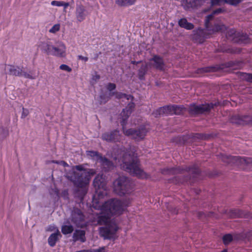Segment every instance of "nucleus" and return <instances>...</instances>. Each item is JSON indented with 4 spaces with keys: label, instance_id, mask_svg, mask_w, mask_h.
<instances>
[{
    "label": "nucleus",
    "instance_id": "nucleus-34",
    "mask_svg": "<svg viewBox=\"0 0 252 252\" xmlns=\"http://www.w3.org/2000/svg\"><path fill=\"white\" fill-rule=\"evenodd\" d=\"M221 68L219 65L211 66L208 67H203L201 69L203 72H216L220 69Z\"/></svg>",
    "mask_w": 252,
    "mask_h": 252
},
{
    "label": "nucleus",
    "instance_id": "nucleus-11",
    "mask_svg": "<svg viewBox=\"0 0 252 252\" xmlns=\"http://www.w3.org/2000/svg\"><path fill=\"white\" fill-rule=\"evenodd\" d=\"M23 67L14 66L12 65H6L5 70L7 73L11 75L15 76H23L26 78L35 79L36 78L35 75L31 73V72L27 73L23 69Z\"/></svg>",
    "mask_w": 252,
    "mask_h": 252
},
{
    "label": "nucleus",
    "instance_id": "nucleus-12",
    "mask_svg": "<svg viewBox=\"0 0 252 252\" xmlns=\"http://www.w3.org/2000/svg\"><path fill=\"white\" fill-rule=\"evenodd\" d=\"M93 185L95 190V193L99 197L103 195V191L105 190L106 183L103 175H97L94 180Z\"/></svg>",
    "mask_w": 252,
    "mask_h": 252
},
{
    "label": "nucleus",
    "instance_id": "nucleus-63",
    "mask_svg": "<svg viewBox=\"0 0 252 252\" xmlns=\"http://www.w3.org/2000/svg\"><path fill=\"white\" fill-rule=\"evenodd\" d=\"M139 63V62H136V63ZM132 63L133 64H135V63H136V62L133 61V62H132Z\"/></svg>",
    "mask_w": 252,
    "mask_h": 252
},
{
    "label": "nucleus",
    "instance_id": "nucleus-9",
    "mask_svg": "<svg viewBox=\"0 0 252 252\" xmlns=\"http://www.w3.org/2000/svg\"><path fill=\"white\" fill-rule=\"evenodd\" d=\"M40 48L47 54L57 57H62L63 54V44L62 42L56 43L53 45L50 43L43 42L40 45Z\"/></svg>",
    "mask_w": 252,
    "mask_h": 252
},
{
    "label": "nucleus",
    "instance_id": "nucleus-40",
    "mask_svg": "<svg viewBox=\"0 0 252 252\" xmlns=\"http://www.w3.org/2000/svg\"><path fill=\"white\" fill-rule=\"evenodd\" d=\"M60 24H55L49 30V32L52 33H56L60 30Z\"/></svg>",
    "mask_w": 252,
    "mask_h": 252
},
{
    "label": "nucleus",
    "instance_id": "nucleus-10",
    "mask_svg": "<svg viewBox=\"0 0 252 252\" xmlns=\"http://www.w3.org/2000/svg\"><path fill=\"white\" fill-rule=\"evenodd\" d=\"M215 106H217L216 104L213 103L199 105L193 103L189 105L188 111L191 115H198L209 113Z\"/></svg>",
    "mask_w": 252,
    "mask_h": 252
},
{
    "label": "nucleus",
    "instance_id": "nucleus-62",
    "mask_svg": "<svg viewBox=\"0 0 252 252\" xmlns=\"http://www.w3.org/2000/svg\"><path fill=\"white\" fill-rule=\"evenodd\" d=\"M202 214V213L201 212H199V213H198V216H199V217H200V216H201V215Z\"/></svg>",
    "mask_w": 252,
    "mask_h": 252
},
{
    "label": "nucleus",
    "instance_id": "nucleus-30",
    "mask_svg": "<svg viewBox=\"0 0 252 252\" xmlns=\"http://www.w3.org/2000/svg\"><path fill=\"white\" fill-rule=\"evenodd\" d=\"M87 156L92 159L99 161L102 156V154L98 153L97 151H87L86 152Z\"/></svg>",
    "mask_w": 252,
    "mask_h": 252
},
{
    "label": "nucleus",
    "instance_id": "nucleus-46",
    "mask_svg": "<svg viewBox=\"0 0 252 252\" xmlns=\"http://www.w3.org/2000/svg\"><path fill=\"white\" fill-rule=\"evenodd\" d=\"M29 114V111L28 109L23 108V111L21 115V118H25Z\"/></svg>",
    "mask_w": 252,
    "mask_h": 252
},
{
    "label": "nucleus",
    "instance_id": "nucleus-1",
    "mask_svg": "<svg viewBox=\"0 0 252 252\" xmlns=\"http://www.w3.org/2000/svg\"><path fill=\"white\" fill-rule=\"evenodd\" d=\"M126 206H90L91 208L100 210L99 213L96 214L95 218L97 225H103L98 228V232L104 240H115L117 238V233L120 228L112 217L122 214Z\"/></svg>",
    "mask_w": 252,
    "mask_h": 252
},
{
    "label": "nucleus",
    "instance_id": "nucleus-55",
    "mask_svg": "<svg viewBox=\"0 0 252 252\" xmlns=\"http://www.w3.org/2000/svg\"><path fill=\"white\" fill-rule=\"evenodd\" d=\"M100 79V76L99 75H95L94 76V79L95 80H98Z\"/></svg>",
    "mask_w": 252,
    "mask_h": 252
},
{
    "label": "nucleus",
    "instance_id": "nucleus-22",
    "mask_svg": "<svg viewBox=\"0 0 252 252\" xmlns=\"http://www.w3.org/2000/svg\"><path fill=\"white\" fill-rule=\"evenodd\" d=\"M243 237V235L241 233L235 234L233 236L231 234H226L223 236L222 241L225 245H227L230 244L233 240H240Z\"/></svg>",
    "mask_w": 252,
    "mask_h": 252
},
{
    "label": "nucleus",
    "instance_id": "nucleus-20",
    "mask_svg": "<svg viewBox=\"0 0 252 252\" xmlns=\"http://www.w3.org/2000/svg\"><path fill=\"white\" fill-rule=\"evenodd\" d=\"M150 61L154 63V67L157 69L163 71L164 69V63L163 59L158 55H154L153 57L150 59Z\"/></svg>",
    "mask_w": 252,
    "mask_h": 252
},
{
    "label": "nucleus",
    "instance_id": "nucleus-38",
    "mask_svg": "<svg viewBox=\"0 0 252 252\" xmlns=\"http://www.w3.org/2000/svg\"><path fill=\"white\" fill-rule=\"evenodd\" d=\"M243 0H224V3L233 6H237L242 2Z\"/></svg>",
    "mask_w": 252,
    "mask_h": 252
},
{
    "label": "nucleus",
    "instance_id": "nucleus-43",
    "mask_svg": "<svg viewBox=\"0 0 252 252\" xmlns=\"http://www.w3.org/2000/svg\"><path fill=\"white\" fill-rule=\"evenodd\" d=\"M0 132H2V133L0 135V139H3L5 138L8 135V132L7 130L1 129H0Z\"/></svg>",
    "mask_w": 252,
    "mask_h": 252
},
{
    "label": "nucleus",
    "instance_id": "nucleus-7",
    "mask_svg": "<svg viewBox=\"0 0 252 252\" xmlns=\"http://www.w3.org/2000/svg\"><path fill=\"white\" fill-rule=\"evenodd\" d=\"M221 159L223 162L231 165L237 166L242 165H252V158L221 155Z\"/></svg>",
    "mask_w": 252,
    "mask_h": 252
},
{
    "label": "nucleus",
    "instance_id": "nucleus-25",
    "mask_svg": "<svg viewBox=\"0 0 252 252\" xmlns=\"http://www.w3.org/2000/svg\"><path fill=\"white\" fill-rule=\"evenodd\" d=\"M85 231L83 230H76L73 235V240L74 242L80 241L84 243L86 241Z\"/></svg>",
    "mask_w": 252,
    "mask_h": 252
},
{
    "label": "nucleus",
    "instance_id": "nucleus-27",
    "mask_svg": "<svg viewBox=\"0 0 252 252\" xmlns=\"http://www.w3.org/2000/svg\"><path fill=\"white\" fill-rule=\"evenodd\" d=\"M179 26L188 30H191L194 28V25L191 23L188 22L186 18H183L180 19L178 21Z\"/></svg>",
    "mask_w": 252,
    "mask_h": 252
},
{
    "label": "nucleus",
    "instance_id": "nucleus-44",
    "mask_svg": "<svg viewBox=\"0 0 252 252\" xmlns=\"http://www.w3.org/2000/svg\"><path fill=\"white\" fill-rule=\"evenodd\" d=\"M58 229L54 225H49L46 228V231L56 232Z\"/></svg>",
    "mask_w": 252,
    "mask_h": 252
},
{
    "label": "nucleus",
    "instance_id": "nucleus-16",
    "mask_svg": "<svg viewBox=\"0 0 252 252\" xmlns=\"http://www.w3.org/2000/svg\"><path fill=\"white\" fill-rule=\"evenodd\" d=\"M232 123L239 125H252V116L235 115L231 119Z\"/></svg>",
    "mask_w": 252,
    "mask_h": 252
},
{
    "label": "nucleus",
    "instance_id": "nucleus-13",
    "mask_svg": "<svg viewBox=\"0 0 252 252\" xmlns=\"http://www.w3.org/2000/svg\"><path fill=\"white\" fill-rule=\"evenodd\" d=\"M122 135L118 129H114L109 132L103 133L101 135V139L108 142H120L122 140Z\"/></svg>",
    "mask_w": 252,
    "mask_h": 252
},
{
    "label": "nucleus",
    "instance_id": "nucleus-36",
    "mask_svg": "<svg viewBox=\"0 0 252 252\" xmlns=\"http://www.w3.org/2000/svg\"><path fill=\"white\" fill-rule=\"evenodd\" d=\"M238 32L234 29H230L228 30L226 33V36L228 38H231L233 41V38L235 37Z\"/></svg>",
    "mask_w": 252,
    "mask_h": 252
},
{
    "label": "nucleus",
    "instance_id": "nucleus-32",
    "mask_svg": "<svg viewBox=\"0 0 252 252\" xmlns=\"http://www.w3.org/2000/svg\"><path fill=\"white\" fill-rule=\"evenodd\" d=\"M116 97L118 99H122L125 98L127 100L130 99L131 101L133 100V96L131 94H126L125 93H115Z\"/></svg>",
    "mask_w": 252,
    "mask_h": 252
},
{
    "label": "nucleus",
    "instance_id": "nucleus-50",
    "mask_svg": "<svg viewBox=\"0 0 252 252\" xmlns=\"http://www.w3.org/2000/svg\"><path fill=\"white\" fill-rule=\"evenodd\" d=\"M105 250V247H100L97 249L93 250V252H102Z\"/></svg>",
    "mask_w": 252,
    "mask_h": 252
},
{
    "label": "nucleus",
    "instance_id": "nucleus-48",
    "mask_svg": "<svg viewBox=\"0 0 252 252\" xmlns=\"http://www.w3.org/2000/svg\"><path fill=\"white\" fill-rule=\"evenodd\" d=\"M224 2V0H211V5H220V3Z\"/></svg>",
    "mask_w": 252,
    "mask_h": 252
},
{
    "label": "nucleus",
    "instance_id": "nucleus-54",
    "mask_svg": "<svg viewBox=\"0 0 252 252\" xmlns=\"http://www.w3.org/2000/svg\"><path fill=\"white\" fill-rule=\"evenodd\" d=\"M194 137L197 138H201V139H202L203 138V136L202 135V134H201L200 133H196L195 136H194Z\"/></svg>",
    "mask_w": 252,
    "mask_h": 252
},
{
    "label": "nucleus",
    "instance_id": "nucleus-14",
    "mask_svg": "<svg viewBox=\"0 0 252 252\" xmlns=\"http://www.w3.org/2000/svg\"><path fill=\"white\" fill-rule=\"evenodd\" d=\"M213 33L207 29L204 30L199 28L193 34L192 39L195 42L201 44L205 41L206 39L210 38V35Z\"/></svg>",
    "mask_w": 252,
    "mask_h": 252
},
{
    "label": "nucleus",
    "instance_id": "nucleus-29",
    "mask_svg": "<svg viewBox=\"0 0 252 252\" xmlns=\"http://www.w3.org/2000/svg\"><path fill=\"white\" fill-rule=\"evenodd\" d=\"M169 106L161 107L153 112V114L155 117H158L162 115H168Z\"/></svg>",
    "mask_w": 252,
    "mask_h": 252
},
{
    "label": "nucleus",
    "instance_id": "nucleus-52",
    "mask_svg": "<svg viewBox=\"0 0 252 252\" xmlns=\"http://www.w3.org/2000/svg\"><path fill=\"white\" fill-rule=\"evenodd\" d=\"M64 70L70 72L71 70V68L68 65L64 64Z\"/></svg>",
    "mask_w": 252,
    "mask_h": 252
},
{
    "label": "nucleus",
    "instance_id": "nucleus-5",
    "mask_svg": "<svg viewBox=\"0 0 252 252\" xmlns=\"http://www.w3.org/2000/svg\"><path fill=\"white\" fill-rule=\"evenodd\" d=\"M222 12L221 8H219L205 17L204 25L206 29L212 33L223 32L226 30V26L222 24L218 18H216L214 15Z\"/></svg>",
    "mask_w": 252,
    "mask_h": 252
},
{
    "label": "nucleus",
    "instance_id": "nucleus-37",
    "mask_svg": "<svg viewBox=\"0 0 252 252\" xmlns=\"http://www.w3.org/2000/svg\"><path fill=\"white\" fill-rule=\"evenodd\" d=\"M241 77L246 81L252 83V74L242 72L241 73Z\"/></svg>",
    "mask_w": 252,
    "mask_h": 252
},
{
    "label": "nucleus",
    "instance_id": "nucleus-3",
    "mask_svg": "<svg viewBox=\"0 0 252 252\" xmlns=\"http://www.w3.org/2000/svg\"><path fill=\"white\" fill-rule=\"evenodd\" d=\"M121 168L131 175L136 176L139 178L146 177L145 173L139 167L138 158L134 155H131L126 153L124 155Z\"/></svg>",
    "mask_w": 252,
    "mask_h": 252
},
{
    "label": "nucleus",
    "instance_id": "nucleus-15",
    "mask_svg": "<svg viewBox=\"0 0 252 252\" xmlns=\"http://www.w3.org/2000/svg\"><path fill=\"white\" fill-rule=\"evenodd\" d=\"M72 221L77 226L82 227L85 221V216L82 211L78 209H74L71 214Z\"/></svg>",
    "mask_w": 252,
    "mask_h": 252
},
{
    "label": "nucleus",
    "instance_id": "nucleus-60",
    "mask_svg": "<svg viewBox=\"0 0 252 252\" xmlns=\"http://www.w3.org/2000/svg\"><path fill=\"white\" fill-rule=\"evenodd\" d=\"M65 166H68V164H67V163L66 162L64 161V167Z\"/></svg>",
    "mask_w": 252,
    "mask_h": 252
},
{
    "label": "nucleus",
    "instance_id": "nucleus-42",
    "mask_svg": "<svg viewBox=\"0 0 252 252\" xmlns=\"http://www.w3.org/2000/svg\"><path fill=\"white\" fill-rule=\"evenodd\" d=\"M50 194L55 199H58L59 198V190L55 188L52 190L50 192Z\"/></svg>",
    "mask_w": 252,
    "mask_h": 252
},
{
    "label": "nucleus",
    "instance_id": "nucleus-64",
    "mask_svg": "<svg viewBox=\"0 0 252 252\" xmlns=\"http://www.w3.org/2000/svg\"><path fill=\"white\" fill-rule=\"evenodd\" d=\"M61 231H62V232H63V225H62V226H61Z\"/></svg>",
    "mask_w": 252,
    "mask_h": 252
},
{
    "label": "nucleus",
    "instance_id": "nucleus-35",
    "mask_svg": "<svg viewBox=\"0 0 252 252\" xmlns=\"http://www.w3.org/2000/svg\"><path fill=\"white\" fill-rule=\"evenodd\" d=\"M102 205H122V202L117 198H113L106 201Z\"/></svg>",
    "mask_w": 252,
    "mask_h": 252
},
{
    "label": "nucleus",
    "instance_id": "nucleus-31",
    "mask_svg": "<svg viewBox=\"0 0 252 252\" xmlns=\"http://www.w3.org/2000/svg\"><path fill=\"white\" fill-rule=\"evenodd\" d=\"M148 70V67L147 64H142L139 69L138 70V78L141 80H143L145 79V75Z\"/></svg>",
    "mask_w": 252,
    "mask_h": 252
},
{
    "label": "nucleus",
    "instance_id": "nucleus-33",
    "mask_svg": "<svg viewBox=\"0 0 252 252\" xmlns=\"http://www.w3.org/2000/svg\"><path fill=\"white\" fill-rule=\"evenodd\" d=\"M136 0H117L116 3L119 6H124L126 5H131L133 4Z\"/></svg>",
    "mask_w": 252,
    "mask_h": 252
},
{
    "label": "nucleus",
    "instance_id": "nucleus-24",
    "mask_svg": "<svg viewBox=\"0 0 252 252\" xmlns=\"http://www.w3.org/2000/svg\"><path fill=\"white\" fill-rule=\"evenodd\" d=\"M87 14L88 12L84 6L80 5L77 7L76 15L77 20L79 22H82L85 20Z\"/></svg>",
    "mask_w": 252,
    "mask_h": 252
},
{
    "label": "nucleus",
    "instance_id": "nucleus-8",
    "mask_svg": "<svg viewBox=\"0 0 252 252\" xmlns=\"http://www.w3.org/2000/svg\"><path fill=\"white\" fill-rule=\"evenodd\" d=\"M166 171L169 173L173 174L183 173L184 172H187L192 174L193 178H198L199 179L201 178L200 177L201 176V171L198 166L196 164H193L190 166H186L185 167L181 166H177L171 168H167Z\"/></svg>",
    "mask_w": 252,
    "mask_h": 252
},
{
    "label": "nucleus",
    "instance_id": "nucleus-47",
    "mask_svg": "<svg viewBox=\"0 0 252 252\" xmlns=\"http://www.w3.org/2000/svg\"><path fill=\"white\" fill-rule=\"evenodd\" d=\"M51 5L53 6H63V2L57 0H53L51 3Z\"/></svg>",
    "mask_w": 252,
    "mask_h": 252
},
{
    "label": "nucleus",
    "instance_id": "nucleus-19",
    "mask_svg": "<svg viewBox=\"0 0 252 252\" xmlns=\"http://www.w3.org/2000/svg\"><path fill=\"white\" fill-rule=\"evenodd\" d=\"M233 42L240 44H246L251 42V40L246 33L238 32L235 37L233 38Z\"/></svg>",
    "mask_w": 252,
    "mask_h": 252
},
{
    "label": "nucleus",
    "instance_id": "nucleus-17",
    "mask_svg": "<svg viewBox=\"0 0 252 252\" xmlns=\"http://www.w3.org/2000/svg\"><path fill=\"white\" fill-rule=\"evenodd\" d=\"M169 106L168 115H183L187 111V108L183 105H172Z\"/></svg>",
    "mask_w": 252,
    "mask_h": 252
},
{
    "label": "nucleus",
    "instance_id": "nucleus-41",
    "mask_svg": "<svg viewBox=\"0 0 252 252\" xmlns=\"http://www.w3.org/2000/svg\"><path fill=\"white\" fill-rule=\"evenodd\" d=\"M73 231V227L72 225H64V234L71 233Z\"/></svg>",
    "mask_w": 252,
    "mask_h": 252
},
{
    "label": "nucleus",
    "instance_id": "nucleus-58",
    "mask_svg": "<svg viewBox=\"0 0 252 252\" xmlns=\"http://www.w3.org/2000/svg\"><path fill=\"white\" fill-rule=\"evenodd\" d=\"M63 193H64V197H65V195H66V194H67V191H66V190H64Z\"/></svg>",
    "mask_w": 252,
    "mask_h": 252
},
{
    "label": "nucleus",
    "instance_id": "nucleus-57",
    "mask_svg": "<svg viewBox=\"0 0 252 252\" xmlns=\"http://www.w3.org/2000/svg\"><path fill=\"white\" fill-rule=\"evenodd\" d=\"M227 52H229V53H233V52H234L232 51V49H229L228 50V51H227Z\"/></svg>",
    "mask_w": 252,
    "mask_h": 252
},
{
    "label": "nucleus",
    "instance_id": "nucleus-61",
    "mask_svg": "<svg viewBox=\"0 0 252 252\" xmlns=\"http://www.w3.org/2000/svg\"><path fill=\"white\" fill-rule=\"evenodd\" d=\"M221 252H227V250L226 249H224L222 250Z\"/></svg>",
    "mask_w": 252,
    "mask_h": 252
},
{
    "label": "nucleus",
    "instance_id": "nucleus-26",
    "mask_svg": "<svg viewBox=\"0 0 252 252\" xmlns=\"http://www.w3.org/2000/svg\"><path fill=\"white\" fill-rule=\"evenodd\" d=\"M62 235L59 230L56 232H53L48 238V242L51 247H54L57 241L61 238Z\"/></svg>",
    "mask_w": 252,
    "mask_h": 252
},
{
    "label": "nucleus",
    "instance_id": "nucleus-4",
    "mask_svg": "<svg viewBox=\"0 0 252 252\" xmlns=\"http://www.w3.org/2000/svg\"><path fill=\"white\" fill-rule=\"evenodd\" d=\"M95 174V169H88L87 171L81 173L73 171L71 173L67 174L65 177L71 181L76 187L84 188L89 185L91 177Z\"/></svg>",
    "mask_w": 252,
    "mask_h": 252
},
{
    "label": "nucleus",
    "instance_id": "nucleus-2",
    "mask_svg": "<svg viewBox=\"0 0 252 252\" xmlns=\"http://www.w3.org/2000/svg\"><path fill=\"white\" fill-rule=\"evenodd\" d=\"M134 107L135 104L133 102H131L128 104L126 108L123 109L120 114V123L122 126L123 132L125 135L131 136L135 140L139 141L144 139L148 132L145 126L141 125L136 129L131 128L126 129V128L127 119Z\"/></svg>",
    "mask_w": 252,
    "mask_h": 252
},
{
    "label": "nucleus",
    "instance_id": "nucleus-53",
    "mask_svg": "<svg viewBox=\"0 0 252 252\" xmlns=\"http://www.w3.org/2000/svg\"><path fill=\"white\" fill-rule=\"evenodd\" d=\"M76 252H93V250H82Z\"/></svg>",
    "mask_w": 252,
    "mask_h": 252
},
{
    "label": "nucleus",
    "instance_id": "nucleus-49",
    "mask_svg": "<svg viewBox=\"0 0 252 252\" xmlns=\"http://www.w3.org/2000/svg\"><path fill=\"white\" fill-rule=\"evenodd\" d=\"M75 168L76 169H77L78 171H83V172H86L88 171V169H86L84 168L83 165H78L75 166Z\"/></svg>",
    "mask_w": 252,
    "mask_h": 252
},
{
    "label": "nucleus",
    "instance_id": "nucleus-28",
    "mask_svg": "<svg viewBox=\"0 0 252 252\" xmlns=\"http://www.w3.org/2000/svg\"><path fill=\"white\" fill-rule=\"evenodd\" d=\"M179 26L188 30H191L194 28V25L191 23L188 22L186 18H183L180 19L178 21Z\"/></svg>",
    "mask_w": 252,
    "mask_h": 252
},
{
    "label": "nucleus",
    "instance_id": "nucleus-6",
    "mask_svg": "<svg viewBox=\"0 0 252 252\" xmlns=\"http://www.w3.org/2000/svg\"><path fill=\"white\" fill-rule=\"evenodd\" d=\"M114 191L122 196L129 193L132 189V183L126 176H120L113 182Z\"/></svg>",
    "mask_w": 252,
    "mask_h": 252
},
{
    "label": "nucleus",
    "instance_id": "nucleus-39",
    "mask_svg": "<svg viewBox=\"0 0 252 252\" xmlns=\"http://www.w3.org/2000/svg\"><path fill=\"white\" fill-rule=\"evenodd\" d=\"M100 104H104L107 102L109 99V96L106 94H102L99 96Z\"/></svg>",
    "mask_w": 252,
    "mask_h": 252
},
{
    "label": "nucleus",
    "instance_id": "nucleus-51",
    "mask_svg": "<svg viewBox=\"0 0 252 252\" xmlns=\"http://www.w3.org/2000/svg\"><path fill=\"white\" fill-rule=\"evenodd\" d=\"M78 58L80 60H83L85 62H87L88 61V58L87 57H83L82 55H79L78 56Z\"/></svg>",
    "mask_w": 252,
    "mask_h": 252
},
{
    "label": "nucleus",
    "instance_id": "nucleus-56",
    "mask_svg": "<svg viewBox=\"0 0 252 252\" xmlns=\"http://www.w3.org/2000/svg\"><path fill=\"white\" fill-rule=\"evenodd\" d=\"M68 3L64 2V9H65L68 6Z\"/></svg>",
    "mask_w": 252,
    "mask_h": 252
},
{
    "label": "nucleus",
    "instance_id": "nucleus-18",
    "mask_svg": "<svg viewBox=\"0 0 252 252\" xmlns=\"http://www.w3.org/2000/svg\"><path fill=\"white\" fill-rule=\"evenodd\" d=\"M200 0H182L181 5L185 10L189 11L196 8Z\"/></svg>",
    "mask_w": 252,
    "mask_h": 252
},
{
    "label": "nucleus",
    "instance_id": "nucleus-59",
    "mask_svg": "<svg viewBox=\"0 0 252 252\" xmlns=\"http://www.w3.org/2000/svg\"><path fill=\"white\" fill-rule=\"evenodd\" d=\"M63 64H61L60 66V68L62 70H63Z\"/></svg>",
    "mask_w": 252,
    "mask_h": 252
},
{
    "label": "nucleus",
    "instance_id": "nucleus-21",
    "mask_svg": "<svg viewBox=\"0 0 252 252\" xmlns=\"http://www.w3.org/2000/svg\"><path fill=\"white\" fill-rule=\"evenodd\" d=\"M229 216L230 218H245L250 217V214L240 209H231L229 212Z\"/></svg>",
    "mask_w": 252,
    "mask_h": 252
},
{
    "label": "nucleus",
    "instance_id": "nucleus-45",
    "mask_svg": "<svg viewBox=\"0 0 252 252\" xmlns=\"http://www.w3.org/2000/svg\"><path fill=\"white\" fill-rule=\"evenodd\" d=\"M116 88V86L114 83H109L107 85V89L109 91H112L115 90Z\"/></svg>",
    "mask_w": 252,
    "mask_h": 252
},
{
    "label": "nucleus",
    "instance_id": "nucleus-23",
    "mask_svg": "<svg viewBox=\"0 0 252 252\" xmlns=\"http://www.w3.org/2000/svg\"><path fill=\"white\" fill-rule=\"evenodd\" d=\"M99 161L105 172L109 171L113 168L114 165L113 162L104 157H101Z\"/></svg>",
    "mask_w": 252,
    "mask_h": 252
}]
</instances>
